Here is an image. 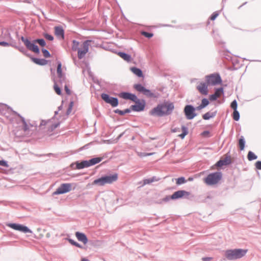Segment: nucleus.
<instances>
[{
	"label": "nucleus",
	"mask_w": 261,
	"mask_h": 261,
	"mask_svg": "<svg viewBox=\"0 0 261 261\" xmlns=\"http://www.w3.org/2000/svg\"><path fill=\"white\" fill-rule=\"evenodd\" d=\"M55 33L58 38L64 39V32L61 27H56L55 28Z\"/></svg>",
	"instance_id": "obj_18"
},
{
	"label": "nucleus",
	"mask_w": 261,
	"mask_h": 261,
	"mask_svg": "<svg viewBox=\"0 0 261 261\" xmlns=\"http://www.w3.org/2000/svg\"><path fill=\"white\" fill-rule=\"evenodd\" d=\"M206 82L208 85H216L221 84L222 80L219 74H212L206 76Z\"/></svg>",
	"instance_id": "obj_7"
},
{
	"label": "nucleus",
	"mask_w": 261,
	"mask_h": 261,
	"mask_svg": "<svg viewBox=\"0 0 261 261\" xmlns=\"http://www.w3.org/2000/svg\"><path fill=\"white\" fill-rule=\"evenodd\" d=\"M44 37H45L46 39H47L49 40H50V41H52L54 39V37L51 35L47 34H45Z\"/></svg>",
	"instance_id": "obj_47"
},
{
	"label": "nucleus",
	"mask_w": 261,
	"mask_h": 261,
	"mask_svg": "<svg viewBox=\"0 0 261 261\" xmlns=\"http://www.w3.org/2000/svg\"><path fill=\"white\" fill-rule=\"evenodd\" d=\"M155 180H156L155 177L146 179L144 180V185L149 184L154 181Z\"/></svg>",
	"instance_id": "obj_37"
},
{
	"label": "nucleus",
	"mask_w": 261,
	"mask_h": 261,
	"mask_svg": "<svg viewBox=\"0 0 261 261\" xmlns=\"http://www.w3.org/2000/svg\"><path fill=\"white\" fill-rule=\"evenodd\" d=\"M90 166L88 161H84L81 163H76V168L79 169Z\"/></svg>",
	"instance_id": "obj_20"
},
{
	"label": "nucleus",
	"mask_w": 261,
	"mask_h": 261,
	"mask_svg": "<svg viewBox=\"0 0 261 261\" xmlns=\"http://www.w3.org/2000/svg\"><path fill=\"white\" fill-rule=\"evenodd\" d=\"M26 47L29 50L35 53H39V49L38 47L34 43H32L31 42H29V43L27 45Z\"/></svg>",
	"instance_id": "obj_19"
},
{
	"label": "nucleus",
	"mask_w": 261,
	"mask_h": 261,
	"mask_svg": "<svg viewBox=\"0 0 261 261\" xmlns=\"http://www.w3.org/2000/svg\"><path fill=\"white\" fill-rule=\"evenodd\" d=\"M8 226L13 229L18 230L24 233L32 232L31 230L29 229L27 226L21 224L10 223L9 224Z\"/></svg>",
	"instance_id": "obj_11"
},
{
	"label": "nucleus",
	"mask_w": 261,
	"mask_h": 261,
	"mask_svg": "<svg viewBox=\"0 0 261 261\" xmlns=\"http://www.w3.org/2000/svg\"><path fill=\"white\" fill-rule=\"evenodd\" d=\"M257 156L252 151L248 152L247 158L249 161H252L256 159Z\"/></svg>",
	"instance_id": "obj_30"
},
{
	"label": "nucleus",
	"mask_w": 261,
	"mask_h": 261,
	"mask_svg": "<svg viewBox=\"0 0 261 261\" xmlns=\"http://www.w3.org/2000/svg\"><path fill=\"white\" fill-rule=\"evenodd\" d=\"M130 110L126 109L124 111V112H125V114H126V113H128L130 112Z\"/></svg>",
	"instance_id": "obj_58"
},
{
	"label": "nucleus",
	"mask_w": 261,
	"mask_h": 261,
	"mask_svg": "<svg viewBox=\"0 0 261 261\" xmlns=\"http://www.w3.org/2000/svg\"><path fill=\"white\" fill-rule=\"evenodd\" d=\"M178 130H179V128H173L171 129V131L173 133L177 132H178Z\"/></svg>",
	"instance_id": "obj_55"
},
{
	"label": "nucleus",
	"mask_w": 261,
	"mask_h": 261,
	"mask_svg": "<svg viewBox=\"0 0 261 261\" xmlns=\"http://www.w3.org/2000/svg\"><path fill=\"white\" fill-rule=\"evenodd\" d=\"M138 155L141 158L151 155L154 154V153H145V152H138Z\"/></svg>",
	"instance_id": "obj_38"
},
{
	"label": "nucleus",
	"mask_w": 261,
	"mask_h": 261,
	"mask_svg": "<svg viewBox=\"0 0 261 261\" xmlns=\"http://www.w3.org/2000/svg\"><path fill=\"white\" fill-rule=\"evenodd\" d=\"M75 234L77 239L79 241L82 242L84 244H86L87 243L88 239L84 233L80 232H76Z\"/></svg>",
	"instance_id": "obj_16"
},
{
	"label": "nucleus",
	"mask_w": 261,
	"mask_h": 261,
	"mask_svg": "<svg viewBox=\"0 0 261 261\" xmlns=\"http://www.w3.org/2000/svg\"><path fill=\"white\" fill-rule=\"evenodd\" d=\"M82 261H89V260L85 258H83L82 259Z\"/></svg>",
	"instance_id": "obj_59"
},
{
	"label": "nucleus",
	"mask_w": 261,
	"mask_h": 261,
	"mask_svg": "<svg viewBox=\"0 0 261 261\" xmlns=\"http://www.w3.org/2000/svg\"><path fill=\"white\" fill-rule=\"evenodd\" d=\"M62 64L61 62H58V67H57V73L59 77H61L62 76Z\"/></svg>",
	"instance_id": "obj_32"
},
{
	"label": "nucleus",
	"mask_w": 261,
	"mask_h": 261,
	"mask_svg": "<svg viewBox=\"0 0 261 261\" xmlns=\"http://www.w3.org/2000/svg\"><path fill=\"white\" fill-rule=\"evenodd\" d=\"M19 116L20 117V120L22 122L23 130L24 132L27 131L29 129L28 125L27 124V122H25V121L24 120V119L23 117L20 116L19 115Z\"/></svg>",
	"instance_id": "obj_28"
},
{
	"label": "nucleus",
	"mask_w": 261,
	"mask_h": 261,
	"mask_svg": "<svg viewBox=\"0 0 261 261\" xmlns=\"http://www.w3.org/2000/svg\"><path fill=\"white\" fill-rule=\"evenodd\" d=\"M130 70L133 72L135 74L137 75L139 77H142L143 73L141 69L137 68L136 67H132L130 68Z\"/></svg>",
	"instance_id": "obj_23"
},
{
	"label": "nucleus",
	"mask_w": 261,
	"mask_h": 261,
	"mask_svg": "<svg viewBox=\"0 0 261 261\" xmlns=\"http://www.w3.org/2000/svg\"><path fill=\"white\" fill-rule=\"evenodd\" d=\"M247 252V249L227 250L225 252V256L229 260H234L242 257L246 254Z\"/></svg>",
	"instance_id": "obj_4"
},
{
	"label": "nucleus",
	"mask_w": 261,
	"mask_h": 261,
	"mask_svg": "<svg viewBox=\"0 0 261 261\" xmlns=\"http://www.w3.org/2000/svg\"><path fill=\"white\" fill-rule=\"evenodd\" d=\"M174 109L173 103L168 102L159 105L150 112L151 115L163 116L170 114Z\"/></svg>",
	"instance_id": "obj_1"
},
{
	"label": "nucleus",
	"mask_w": 261,
	"mask_h": 261,
	"mask_svg": "<svg viewBox=\"0 0 261 261\" xmlns=\"http://www.w3.org/2000/svg\"><path fill=\"white\" fill-rule=\"evenodd\" d=\"M190 193L184 190H179L175 192L171 196L172 199H176L178 198H182L184 196H189Z\"/></svg>",
	"instance_id": "obj_14"
},
{
	"label": "nucleus",
	"mask_w": 261,
	"mask_h": 261,
	"mask_svg": "<svg viewBox=\"0 0 261 261\" xmlns=\"http://www.w3.org/2000/svg\"><path fill=\"white\" fill-rule=\"evenodd\" d=\"M73 184L72 183H64L62 184L54 192V195H59L64 194L70 192L72 189H74L75 187L72 188Z\"/></svg>",
	"instance_id": "obj_6"
},
{
	"label": "nucleus",
	"mask_w": 261,
	"mask_h": 261,
	"mask_svg": "<svg viewBox=\"0 0 261 261\" xmlns=\"http://www.w3.org/2000/svg\"><path fill=\"white\" fill-rule=\"evenodd\" d=\"M0 165L6 167H8V166H9L7 162H6L5 161H0Z\"/></svg>",
	"instance_id": "obj_49"
},
{
	"label": "nucleus",
	"mask_w": 261,
	"mask_h": 261,
	"mask_svg": "<svg viewBox=\"0 0 261 261\" xmlns=\"http://www.w3.org/2000/svg\"><path fill=\"white\" fill-rule=\"evenodd\" d=\"M195 110V108L191 105H187L185 107L184 113L188 119H192L196 116Z\"/></svg>",
	"instance_id": "obj_9"
},
{
	"label": "nucleus",
	"mask_w": 261,
	"mask_h": 261,
	"mask_svg": "<svg viewBox=\"0 0 261 261\" xmlns=\"http://www.w3.org/2000/svg\"><path fill=\"white\" fill-rule=\"evenodd\" d=\"M186 182V180L184 177H179L176 179V184L178 185L184 184Z\"/></svg>",
	"instance_id": "obj_36"
},
{
	"label": "nucleus",
	"mask_w": 261,
	"mask_h": 261,
	"mask_svg": "<svg viewBox=\"0 0 261 261\" xmlns=\"http://www.w3.org/2000/svg\"><path fill=\"white\" fill-rule=\"evenodd\" d=\"M74 246H76L77 247H79L80 248H83V247L79 243H78L77 242L75 244V245Z\"/></svg>",
	"instance_id": "obj_56"
},
{
	"label": "nucleus",
	"mask_w": 261,
	"mask_h": 261,
	"mask_svg": "<svg viewBox=\"0 0 261 261\" xmlns=\"http://www.w3.org/2000/svg\"><path fill=\"white\" fill-rule=\"evenodd\" d=\"M42 53H43V56L45 58H49V57H50V53L46 49H42Z\"/></svg>",
	"instance_id": "obj_42"
},
{
	"label": "nucleus",
	"mask_w": 261,
	"mask_h": 261,
	"mask_svg": "<svg viewBox=\"0 0 261 261\" xmlns=\"http://www.w3.org/2000/svg\"><path fill=\"white\" fill-rule=\"evenodd\" d=\"M231 163V158L230 155L226 154L223 156L216 164V166L221 167L223 166L228 165Z\"/></svg>",
	"instance_id": "obj_10"
},
{
	"label": "nucleus",
	"mask_w": 261,
	"mask_h": 261,
	"mask_svg": "<svg viewBox=\"0 0 261 261\" xmlns=\"http://www.w3.org/2000/svg\"><path fill=\"white\" fill-rule=\"evenodd\" d=\"M132 109L135 111H143L145 108V102L143 101L142 102H140L139 100L137 101V103H136L135 105L132 106Z\"/></svg>",
	"instance_id": "obj_17"
},
{
	"label": "nucleus",
	"mask_w": 261,
	"mask_h": 261,
	"mask_svg": "<svg viewBox=\"0 0 261 261\" xmlns=\"http://www.w3.org/2000/svg\"><path fill=\"white\" fill-rule=\"evenodd\" d=\"M118 55L123 60L127 62H130L131 61V57L130 55L126 54L124 53L119 52Z\"/></svg>",
	"instance_id": "obj_22"
},
{
	"label": "nucleus",
	"mask_w": 261,
	"mask_h": 261,
	"mask_svg": "<svg viewBox=\"0 0 261 261\" xmlns=\"http://www.w3.org/2000/svg\"><path fill=\"white\" fill-rule=\"evenodd\" d=\"M118 176L117 173L112 175L102 176L99 178L94 180L92 185L103 186L106 184H112L118 180Z\"/></svg>",
	"instance_id": "obj_3"
},
{
	"label": "nucleus",
	"mask_w": 261,
	"mask_h": 261,
	"mask_svg": "<svg viewBox=\"0 0 261 261\" xmlns=\"http://www.w3.org/2000/svg\"><path fill=\"white\" fill-rule=\"evenodd\" d=\"M215 115V113L207 112L202 116V118L204 120H208L211 118L214 117Z\"/></svg>",
	"instance_id": "obj_24"
},
{
	"label": "nucleus",
	"mask_w": 261,
	"mask_h": 261,
	"mask_svg": "<svg viewBox=\"0 0 261 261\" xmlns=\"http://www.w3.org/2000/svg\"><path fill=\"white\" fill-rule=\"evenodd\" d=\"M212 259V257H203L202 258L203 261H210Z\"/></svg>",
	"instance_id": "obj_54"
},
{
	"label": "nucleus",
	"mask_w": 261,
	"mask_h": 261,
	"mask_svg": "<svg viewBox=\"0 0 261 261\" xmlns=\"http://www.w3.org/2000/svg\"><path fill=\"white\" fill-rule=\"evenodd\" d=\"M0 45L3 46H9L10 45V44L6 42L2 41L0 42Z\"/></svg>",
	"instance_id": "obj_51"
},
{
	"label": "nucleus",
	"mask_w": 261,
	"mask_h": 261,
	"mask_svg": "<svg viewBox=\"0 0 261 261\" xmlns=\"http://www.w3.org/2000/svg\"><path fill=\"white\" fill-rule=\"evenodd\" d=\"M73 105H74V102L73 101H71L69 103V108L68 109V111H67V113L69 114V113L71 112V110H72V107L73 106Z\"/></svg>",
	"instance_id": "obj_45"
},
{
	"label": "nucleus",
	"mask_w": 261,
	"mask_h": 261,
	"mask_svg": "<svg viewBox=\"0 0 261 261\" xmlns=\"http://www.w3.org/2000/svg\"><path fill=\"white\" fill-rule=\"evenodd\" d=\"M115 112L116 113H118L120 115H123L125 114V112H124V111H121L119 109H117L115 111Z\"/></svg>",
	"instance_id": "obj_50"
},
{
	"label": "nucleus",
	"mask_w": 261,
	"mask_h": 261,
	"mask_svg": "<svg viewBox=\"0 0 261 261\" xmlns=\"http://www.w3.org/2000/svg\"><path fill=\"white\" fill-rule=\"evenodd\" d=\"M90 42V40H86L81 44L76 40L72 41L71 49L73 51H77V57L79 59L83 58L88 52Z\"/></svg>",
	"instance_id": "obj_2"
},
{
	"label": "nucleus",
	"mask_w": 261,
	"mask_h": 261,
	"mask_svg": "<svg viewBox=\"0 0 261 261\" xmlns=\"http://www.w3.org/2000/svg\"><path fill=\"white\" fill-rule=\"evenodd\" d=\"M101 159L100 158H93L88 161L90 164V165L92 166V165H94L96 164L99 163L101 161Z\"/></svg>",
	"instance_id": "obj_26"
},
{
	"label": "nucleus",
	"mask_w": 261,
	"mask_h": 261,
	"mask_svg": "<svg viewBox=\"0 0 261 261\" xmlns=\"http://www.w3.org/2000/svg\"><path fill=\"white\" fill-rule=\"evenodd\" d=\"M35 42L38 43L41 46L45 45V42L43 39H37Z\"/></svg>",
	"instance_id": "obj_39"
},
{
	"label": "nucleus",
	"mask_w": 261,
	"mask_h": 261,
	"mask_svg": "<svg viewBox=\"0 0 261 261\" xmlns=\"http://www.w3.org/2000/svg\"><path fill=\"white\" fill-rule=\"evenodd\" d=\"M21 39L22 41L24 43V45H25V46H27V44L29 43V42H30V41H29L28 39H27L25 38H24V37H21Z\"/></svg>",
	"instance_id": "obj_48"
},
{
	"label": "nucleus",
	"mask_w": 261,
	"mask_h": 261,
	"mask_svg": "<svg viewBox=\"0 0 261 261\" xmlns=\"http://www.w3.org/2000/svg\"><path fill=\"white\" fill-rule=\"evenodd\" d=\"M143 94L149 97H155L153 93H152L149 90L147 89H145Z\"/></svg>",
	"instance_id": "obj_31"
},
{
	"label": "nucleus",
	"mask_w": 261,
	"mask_h": 261,
	"mask_svg": "<svg viewBox=\"0 0 261 261\" xmlns=\"http://www.w3.org/2000/svg\"><path fill=\"white\" fill-rule=\"evenodd\" d=\"M201 135L204 137H210L211 136L210 132L207 130L202 132Z\"/></svg>",
	"instance_id": "obj_44"
},
{
	"label": "nucleus",
	"mask_w": 261,
	"mask_h": 261,
	"mask_svg": "<svg viewBox=\"0 0 261 261\" xmlns=\"http://www.w3.org/2000/svg\"><path fill=\"white\" fill-rule=\"evenodd\" d=\"M193 178L192 177H189L188 178L189 181H192V180H193Z\"/></svg>",
	"instance_id": "obj_60"
},
{
	"label": "nucleus",
	"mask_w": 261,
	"mask_h": 261,
	"mask_svg": "<svg viewBox=\"0 0 261 261\" xmlns=\"http://www.w3.org/2000/svg\"><path fill=\"white\" fill-rule=\"evenodd\" d=\"M222 174L220 172L211 173L204 179V181L207 185H214L219 182L222 178Z\"/></svg>",
	"instance_id": "obj_5"
},
{
	"label": "nucleus",
	"mask_w": 261,
	"mask_h": 261,
	"mask_svg": "<svg viewBox=\"0 0 261 261\" xmlns=\"http://www.w3.org/2000/svg\"><path fill=\"white\" fill-rule=\"evenodd\" d=\"M231 108L234 110H237V102L236 100H233L231 103Z\"/></svg>",
	"instance_id": "obj_41"
},
{
	"label": "nucleus",
	"mask_w": 261,
	"mask_h": 261,
	"mask_svg": "<svg viewBox=\"0 0 261 261\" xmlns=\"http://www.w3.org/2000/svg\"><path fill=\"white\" fill-rule=\"evenodd\" d=\"M245 140L243 137H241L239 140V145L241 150H243L245 147Z\"/></svg>",
	"instance_id": "obj_29"
},
{
	"label": "nucleus",
	"mask_w": 261,
	"mask_h": 261,
	"mask_svg": "<svg viewBox=\"0 0 261 261\" xmlns=\"http://www.w3.org/2000/svg\"><path fill=\"white\" fill-rule=\"evenodd\" d=\"M134 88L138 91L142 92V93L145 90V88L142 86L141 84H136L134 86Z\"/></svg>",
	"instance_id": "obj_27"
},
{
	"label": "nucleus",
	"mask_w": 261,
	"mask_h": 261,
	"mask_svg": "<svg viewBox=\"0 0 261 261\" xmlns=\"http://www.w3.org/2000/svg\"><path fill=\"white\" fill-rule=\"evenodd\" d=\"M101 97L105 102L111 105L112 107H115L118 106V101L117 98L110 97L108 94L102 93Z\"/></svg>",
	"instance_id": "obj_8"
},
{
	"label": "nucleus",
	"mask_w": 261,
	"mask_h": 261,
	"mask_svg": "<svg viewBox=\"0 0 261 261\" xmlns=\"http://www.w3.org/2000/svg\"><path fill=\"white\" fill-rule=\"evenodd\" d=\"M207 83L201 82L197 86V89L202 95H207L208 94Z\"/></svg>",
	"instance_id": "obj_13"
},
{
	"label": "nucleus",
	"mask_w": 261,
	"mask_h": 261,
	"mask_svg": "<svg viewBox=\"0 0 261 261\" xmlns=\"http://www.w3.org/2000/svg\"><path fill=\"white\" fill-rule=\"evenodd\" d=\"M255 166L256 169L261 170V161H257L255 164Z\"/></svg>",
	"instance_id": "obj_46"
},
{
	"label": "nucleus",
	"mask_w": 261,
	"mask_h": 261,
	"mask_svg": "<svg viewBox=\"0 0 261 261\" xmlns=\"http://www.w3.org/2000/svg\"><path fill=\"white\" fill-rule=\"evenodd\" d=\"M218 15L219 13L217 12H214L210 17L211 20H214L218 16Z\"/></svg>",
	"instance_id": "obj_43"
},
{
	"label": "nucleus",
	"mask_w": 261,
	"mask_h": 261,
	"mask_svg": "<svg viewBox=\"0 0 261 261\" xmlns=\"http://www.w3.org/2000/svg\"><path fill=\"white\" fill-rule=\"evenodd\" d=\"M141 34L142 35H143L148 38H150L153 36V34L152 33H148V32H144V31L141 32Z\"/></svg>",
	"instance_id": "obj_35"
},
{
	"label": "nucleus",
	"mask_w": 261,
	"mask_h": 261,
	"mask_svg": "<svg viewBox=\"0 0 261 261\" xmlns=\"http://www.w3.org/2000/svg\"><path fill=\"white\" fill-rule=\"evenodd\" d=\"M233 119L236 121H238L240 118V114L237 110L233 111Z\"/></svg>",
	"instance_id": "obj_34"
},
{
	"label": "nucleus",
	"mask_w": 261,
	"mask_h": 261,
	"mask_svg": "<svg viewBox=\"0 0 261 261\" xmlns=\"http://www.w3.org/2000/svg\"><path fill=\"white\" fill-rule=\"evenodd\" d=\"M203 108H204V107L201 105H200V106H198L196 108V109L198 110H201Z\"/></svg>",
	"instance_id": "obj_57"
},
{
	"label": "nucleus",
	"mask_w": 261,
	"mask_h": 261,
	"mask_svg": "<svg viewBox=\"0 0 261 261\" xmlns=\"http://www.w3.org/2000/svg\"><path fill=\"white\" fill-rule=\"evenodd\" d=\"M181 129H182V133L179 135L178 136L181 138V139H184L185 138V137L188 135V128L187 127H186V126H182L181 127Z\"/></svg>",
	"instance_id": "obj_25"
},
{
	"label": "nucleus",
	"mask_w": 261,
	"mask_h": 261,
	"mask_svg": "<svg viewBox=\"0 0 261 261\" xmlns=\"http://www.w3.org/2000/svg\"><path fill=\"white\" fill-rule=\"evenodd\" d=\"M65 90L68 95H70L71 94V91H70V89L68 88V86L66 85L65 86Z\"/></svg>",
	"instance_id": "obj_52"
},
{
	"label": "nucleus",
	"mask_w": 261,
	"mask_h": 261,
	"mask_svg": "<svg viewBox=\"0 0 261 261\" xmlns=\"http://www.w3.org/2000/svg\"><path fill=\"white\" fill-rule=\"evenodd\" d=\"M119 96L125 99H130L135 103H137V101H138L137 97L135 94L127 92L120 93Z\"/></svg>",
	"instance_id": "obj_12"
},
{
	"label": "nucleus",
	"mask_w": 261,
	"mask_h": 261,
	"mask_svg": "<svg viewBox=\"0 0 261 261\" xmlns=\"http://www.w3.org/2000/svg\"><path fill=\"white\" fill-rule=\"evenodd\" d=\"M54 89L56 93L59 95H61L62 94L61 90L60 88L57 85V84H55L54 86Z\"/></svg>",
	"instance_id": "obj_33"
},
{
	"label": "nucleus",
	"mask_w": 261,
	"mask_h": 261,
	"mask_svg": "<svg viewBox=\"0 0 261 261\" xmlns=\"http://www.w3.org/2000/svg\"><path fill=\"white\" fill-rule=\"evenodd\" d=\"M68 241H69V242L71 244H72V245H75V244L76 243V242H75L74 240H72V239H68Z\"/></svg>",
	"instance_id": "obj_53"
},
{
	"label": "nucleus",
	"mask_w": 261,
	"mask_h": 261,
	"mask_svg": "<svg viewBox=\"0 0 261 261\" xmlns=\"http://www.w3.org/2000/svg\"><path fill=\"white\" fill-rule=\"evenodd\" d=\"M58 124L56 125L55 126V127H57L58 126Z\"/></svg>",
	"instance_id": "obj_61"
},
{
	"label": "nucleus",
	"mask_w": 261,
	"mask_h": 261,
	"mask_svg": "<svg viewBox=\"0 0 261 261\" xmlns=\"http://www.w3.org/2000/svg\"><path fill=\"white\" fill-rule=\"evenodd\" d=\"M224 93V89L223 88H219L216 89L214 94H212L210 96V99L211 101L216 100L219 98Z\"/></svg>",
	"instance_id": "obj_15"
},
{
	"label": "nucleus",
	"mask_w": 261,
	"mask_h": 261,
	"mask_svg": "<svg viewBox=\"0 0 261 261\" xmlns=\"http://www.w3.org/2000/svg\"><path fill=\"white\" fill-rule=\"evenodd\" d=\"M208 100L206 98H204L202 100L201 105L204 108L206 106H207L208 105Z\"/></svg>",
	"instance_id": "obj_40"
},
{
	"label": "nucleus",
	"mask_w": 261,
	"mask_h": 261,
	"mask_svg": "<svg viewBox=\"0 0 261 261\" xmlns=\"http://www.w3.org/2000/svg\"><path fill=\"white\" fill-rule=\"evenodd\" d=\"M32 61L35 63L40 65H44L47 63V61L43 59L32 58Z\"/></svg>",
	"instance_id": "obj_21"
}]
</instances>
